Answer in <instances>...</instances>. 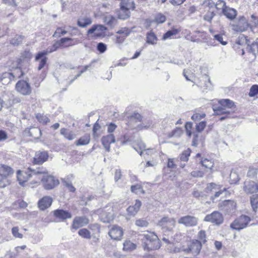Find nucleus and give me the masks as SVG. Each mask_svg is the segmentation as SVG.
<instances>
[{
	"mask_svg": "<svg viewBox=\"0 0 258 258\" xmlns=\"http://www.w3.org/2000/svg\"><path fill=\"white\" fill-rule=\"evenodd\" d=\"M141 237L142 245L145 250L149 251L160 247V241L155 233L147 231Z\"/></svg>",
	"mask_w": 258,
	"mask_h": 258,
	"instance_id": "f257e3e1",
	"label": "nucleus"
},
{
	"mask_svg": "<svg viewBox=\"0 0 258 258\" xmlns=\"http://www.w3.org/2000/svg\"><path fill=\"white\" fill-rule=\"evenodd\" d=\"M128 121L127 123L128 127L133 130L141 131L144 129H148L152 125V121L148 120L147 122L142 121V116L138 113H134L128 118Z\"/></svg>",
	"mask_w": 258,
	"mask_h": 258,
	"instance_id": "f03ea898",
	"label": "nucleus"
},
{
	"mask_svg": "<svg viewBox=\"0 0 258 258\" xmlns=\"http://www.w3.org/2000/svg\"><path fill=\"white\" fill-rule=\"evenodd\" d=\"M29 170L31 173L27 172L18 171L17 172V179L19 181V184L24 186V183L26 182L28 179L33 175L37 174H45L47 173V170L43 167H39L36 169L29 168Z\"/></svg>",
	"mask_w": 258,
	"mask_h": 258,
	"instance_id": "7ed1b4c3",
	"label": "nucleus"
},
{
	"mask_svg": "<svg viewBox=\"0 0 258 258\" xmlns=\"http://www.w3.org/2000/svg\"><path fill=\"white\" fill-rule=\"evenodd\" d=\"M72 40H73L72 38L68 37L61 38L59 40L56 41L52 46L48 47L46 50L38 52L36 55L35 60H38L43 56L56 51L58 48L62 46L66 42L71 41Z\"/></svg>",
	"mask_w": 258,
	"mask_h": 258,
	"instance_id": "20e7f679",
	"label": "nucleus"
},
{
	"mask_svg": "<svg viewBox=\"0 0 258 258\" xmlns=\"http://www.w3.org/2000/svg\"><path fill=\"white\" fill-rule=\"evenodd\" d=\"M23 72L20 68H16L13 73L5 72L0 74V83L3 85L10 83L12 80L21 77Z\"/></svg>",
	"mask_w": 258,
	"mask_h": 258,
	"instance_id": "39448f33",
	"label": "nucleus"
},
{
	"mask_svg": "<svg viewBox=\"0 0 258 258\" xmlns=\"http://www.w3.org/2000/svg\"><path fill=\"white\" fill-rule=\"evenodd\" d=\"M219 103L220 104V106L213 108L215 113L217 114H229L230 111L227 110L226 109L232 108L234 106V102L228 99H221L219 101Z\"/></svg>",
	"mask_w": 258,
	"mask_h": 258,
	"instance_id": "423d86ee",
	"label": "nucleus"
},
{
	"mask_svg": "<svg viewBox=\"0 0 258 258\" xmlns=\"http://www.w3.org/2000/svg\"><path fill=\"white\" fill-rule=\"evenodd\" d=\"M250 221V218L248 216L241 215L230 224V227L239 231L246 228Z\"/></svg>",
	"mask_w": 258,
	"mask_h": 258,
	"instance_id": "0eeeda50",
	"label": "nucleus"
},
{
	"mask_svg": "<svg viewBox=\"0 0 258 258\" xmlns=\"http://www.w3.org/2000/svg\"><path fill=\"white\" fill-rule=\"evenodd\" d=\"M43 186L45 189L50 190L53 189L59 184L57 179L51 175H44L41 180Z\"/></svg>",
	"mask_w": 258,
	"mask_h": 258,
	"instance_id": "6e6552de",
	"label": "nucleus"
},
{
	"mask_svg": "<svg viewBox=\"0 0 258 258\" xmlns=\"http://www.w3.org/2000/svg\"><path fill=\"white\" fill-rule=\"evenodd\" d=\"M204 220L214 224L219 225L223 223L224 218L222 214L218 211H214L205 216Z\"/></svg>",
	"mask_w": 258,
	"mask_h": 258,
	"instance_id": "1a4fd4ad",
	"label": "nucleus"
},
{
	"mask_svg": "<svg viewBox=\"0 0 258 258\" xmlns=\"http://www.w3.org/2000/svg\"><path fill=\"white\" fill-rule=\"evenodd\" d=\"M97 213L99 215L100 220L104 223H109L113 219V213L111 207L98 210Z\"/></svg>",
	"mask_w": 258,
	"mask_h": 258,
	"instance_id": "9d476101",
	"label": "nucleus"
},
{
	"mask_svg": "<svg viewBox=\"0 0 258 258\" xmlns=\"http://www.w3.org/2000/svg\"><path fill=\"white\" fill-rule=\"evenodd\" d=\"M178 222L180 224H183L186 227H193L198 224V219L196 217L187 215L180 218Z\"/></svg>",
	"mask_w": 258,
	"mask_h": 258,
	"instance_id": "9b49d317",
	"label": "nucleus"
},
{
	"mask_svg": "<svg viewBox=\"0 0 258 258\" xmlns=\"http://www.w3.org/2000/svg\"><path fill=\"white\" fill-rule=\"evenodd\" d=\"M175 221L173 218L164 217L158 221L157 225L163 229L171 230L175 226Z\"/></svg>",
	"mask_w": 258,
	"mask_h": 258,
	"instance_id": "f8f14e48",
	"label": "nucleus"
},
{
	"mask_svg": "<svg viewBox=\"0 0 258 258\" xmlns=\"http://www.w3.org/2000/svg\"><path fill=\"white\" fill-rule=\"evenodd\" d=\"M249 26V24L244 17L239 18L237 23L231 24L232 30L236 32H243L246 31Z\"/></svg>",
	"mask_w": 258,
	"mask_h": 258,
	"instance_id": "ddd939ff",
	"label": "nucleus"
},
{
	"mask_svg": "<svg viewBox=\"0 0 258 258\" xmlns=\"http://www.w3.org/2000/svg\"><path fill=\"white\" fill-rule=\"evenodd\" d=\"M17 91L23 95H28L31 92L30 84L25 81H19L16 85Z\"/></svg>",
	"mask_w": 258,
	"mask_h": 258,
	"instance_id": "4468645a",
	"label": "nucleus"
},
{
	"mask_svg": "<svg viewBox=\"0 0 258 258\" xmlns=\"http://www.w3.org/2000/svg\"><path fill=\"white\" fill-rule=\"evenodd\" d=\"M243 190L247 194H252L258 191V183L251 180H246L244 183Z\"/></svg>",
	"mask_w": 258,
	"mask_h": 258,
	"instance_id": "2eb2a0df",
	"label": "nucleus"
},
{
	"mask_svg": "<svg viewBox=\"0 0 258 258\" xmlns=\"http://www.w3.org/2000/svg\"><path fill=\"white\" fill-rule=\"evenodd\" d=\"M108 234L112 239L120 240L123 235V230L122 228L118 226L113 225Z\"/></svg>",
	"mask_w": 258,
	"mask_h": 258,
	"instance_id": "dca6fc26",
	"label": "nucleus"
},
{
	"mask_svg": "<svg viewBox=\"0 0 258 258\" xmlns=\"http://www.w3.org/2000/svg\"><path fill=\"white\" fill-rule=\"evenodd\" d=\"M202 244L201 242H200L198 240H193L190 245L188 246L187 249L185 250L187 252H191L193 254H198L202 248Z\"/></svg>",
	"mask_w": 258,
	"mask_h": 258,
	"instance_id": "f3484780",
	"label": "nucleus"
},
{
	"mask_svg": "<svg viewBox=\"0 0 258 258\" xmlns=\"http://www.w3.org/2000/svg\"><path fill=\"white\" fill-rule=\"evenodd\" d=\"M88 223L89 220L86 217H76L73 220L72 227L73 229H77L84 225H87Z\"/></svg>",
	"mask_w": 258,
	"mask_h": 258,
	"instance_id": "a211bd4d",
	"label": "nucleus"
},
{
	"mask_svg": "<svg viewBox=\"0 0 258 258\" xmlns=\"http://www.w3.org/2000/svg\"><path fill=\"white\" fill-rule=\"evenodd\" d=\"M52 201V199L51 197L45 196L38 201V208L41 210H44L51 205Z\"/></svg>",
	"mask_w": 258,
	"mask_h": 258,
	"instance_id": "6ab92c4d",
	"label": "nucleus"
},
{
	"mask_svg": "<svg viewBox=\"0 0 258 258\" xmlns=\"http://www.w3.org/2000/svg\"><path fill=\"white\" fill-rule=\"evenodd\" d=\"M115 142V139L113 135L109 134L107 136H103L101 139V142L107 152L110 151V145Z\"/></svg>",
	"mask_w": 258,
	"mask_h": 258,
	"instance_id": "aec40b11",
	"label": "nucleus"
},
{
	"mask_svg": "<svg viewBox=\"0 0 258 258\" xmlns=\"http://www.w3.org/2000/svg\"><path fill=\"white\" fill-rule=\"evenodd\" d=\"M48 157L46 151H38L34 158V163L36 164H41L46 161Z\"/></svg>",
	"mask_w": 258,
	"mask_h": 258,
	"instance_id": "412c9836",
	"label": "nucleus"
},
{
	"mask_svg": "<svg viewBox=\"0 0 258 258\" xmlns=\"http://www.w3.org/2000/svg\"><path fill=\"white\" fill-rule=\"evenodd\" d=\"M25 135L34 138L35 139H38L41 136V131L38 127H32L27 128L24 131Z\"/></svg>",
	"mask_w": 258,
	"mask_h": 258,
	"instance_id": "4be33fe9",
	"label": "nucleus"
},
{
	"mask_svg": "<svg viewBox=\"0 0 258 258\" xmlns=\"http://www.w3.org/2000/svg\"><path fill=\"white\" fill-rule=\"evenodd\" d=\"M54 216L62 220L72 218V215L69 212L62 209H57L53 211Z\"/></svg>",
	"mask_w": 258,
	"mask_h": 258,
	"instance_id": "5701e85b",
	"label": "nucleus"
},
{
	"mask_svg": "<svg viewBox=\"0 0 258 258\" xmlns=\"http://www.w3.org/2000/svg\"><path fill=\"white\" fill-rule=\"evenodd\" d=\"M106 29V27L102 25H94L88 30L87 33L88 34H92L95 32L97 36H100L101 33L104 32Z\"/></svg>",
	"mask_w": 258,
	"mask_h": 258,
	"instance_id": "b1692460",
	"label": "nucleus"
},
{
	"mask_svg": "<svg viewBox=\"0 0 258 258\" xmlns=\"http://www.w3.org/2000/svg\"><path fill=\"white\" fill-rule=\"evenodd\" d=\"M14 173V170L9 166L5 164H0V176L7 177L11 175Z\"/></svg>",
	"mask_w": 258,
	"mask_h": 258,
	"instance_id": "393cba45",
	"label": "nucleus"
},
{
	"mask_svg": "<svg viewBox=\"0 0 258 258\" xmlns=\"http://www.w3.org/2000/svg\"><path fill=\"white\" fill-rule=\"evenodd\" d=\"M142 205V203L140 201L137 200L135 204L133 206L128 207L126 210L128 215L131 216H135L139 211L140 207Z\"/></svg>",
	"mask_w": 258,
	"mask_h": 258,
	"instance_id": "a878e982",
	"label": "nucleus"
},
{
	"mask_svg": "<svg viewBox=\"0 0 258 258\" xmlns=\"http://www.w3.org/2000/svg\"><path fill=\"white\" fill-rule=\"evenodd\" d=\"M60 134L65 139L69 141L73 140L77 136L74 132L66 128H61L60 130Z\"/></svg>",
	"mask_w": 258,
	"mask_h": 258,
	"instance_id": "bb28decb",
	"label": "nucleus"
},
{
	"mask_svg": "<svg viewBox=\"0 0 258 258\" xmlns=\"http://www.w3.org/2000/svg\"><path fill=\"white\" fill-rule=\"evenodd\" d=\"M222 14L226 16V17L229 20H232L234 19L237 16V11L235 9L227 6Z\"/></svg>",
	"mask_w": 258,
	"mask_h": 258,
	"instance_id": "cd10ccee",
	"label": "nucleus"
},
{
	"mask_svg": "<svg viewBox=\"0 0 258 258\" xmlns=\"http://www.w3.org/2000/svg\"><path fill=\"white\" fill-rule=\"evenodd\" d=\"M90 142V136L89 134H85L81 137L75 142V144L77 146L87 145Z\"/></svg>",
	"mask_w": 258,
	"mask_h": 258,
	"instance_id": "c85d7f7f",
	"label": "nucleus"
},
{
	"mask_svg": "<svg viewBox=\"0 0 258 258\" xmlns=\"http://www.w3.org/2000/svg\"><path fill=\"white\" fill-rule=\"evenodd\" d=\"M92 22V19L89 17H84L78 19L77 24L79 26L84 28L90 25Z\"/></svg>",
	"mask_w": 258,
	"mask_h": 258,
	"instance_id": "c756f323",
	"label": "nucleus"
},
{
	"mask_svg": "<svg viewBox=\"0 0 258 258\" xmlns=\"http://www.w3.org/2000/svg\"><path fill=\"white\" fill-rule=\"evenodd\" d=\"M157 37L155 33L151 31L147 34L146 42L149 44L154 45L157 43Z\"/></svg>",
	"mask_w": 258,
	"mask_h": 258,
	"instance_id": "7c9ffc66",
	"label": "nucleus"
},
{
	"mask_svg": "<svg viewBox=\"0 0 258 258\" xmlns=\"http://www.w3.org/2000/svg\"><path fill=\"white\" fill-rule=\"evenodd\" d=\"M130 16V10L125 8H122V7L120 6V9L118 13V18L121 20H125L128 18Z\"/></svg>",
	"mask_w": 258,
	"mask_h": 258,
	"instance_id": "2f4dec72",
	"label": "nucleus"
},
{
	"mask_svg": "<svg viewBox=\"0 0 258 258\" xmlns=\"http://www.w3.org/2000/svg\"><path fill=\"white\" fill-rule=\"evenodd\" d=\"M134 148L140 155H142L143 151L148 152L150 151L149 149H146V145L142 141L138 142V143L134 146ZM146 154L149 153L148 152H146Z\"/></svg>",
	"mask_w": 258,
	"mask_h": 258,
	"instance_id": "473e14b6",
	"label": "nucleus"
},
{
	"mask_svg": "<svg viewBox=\"0 0 258 258\" xmlns=\"http://www.w3.org/2000/svg\"><path fill=\"white\" fill-rule=\"evenodd\" d=\"M235 43L243 48L245 45H248V40L246 37L243 34H241L239 36Z\"/></svg>",
	"mask_w": 258,
	"mask_h": 258,
	"instance_id": "72a5a7b5",
	"label": "nucleus"
},
{
	"mask_svg": "<svg viewBox=\"0 0 258 258\" xmlns=\"http://www.w3.org/2000/svg\"><path fill=\"white\" fill-rule=\"evenodd\" d=\"M120 6L122 8H125L128 10L134 9L135 8V4L131 0H123L120 3Z\"/></svg>",
	"mask_w": 258,
	"mask_h": 258,
	"instance_id": "f704fd0d",
	"label": "nucleus"
},
{
	"mask_svg": "<svg viewBox=\"0 0 258 258\" xmlns=\"http://www.w3.org/2000/svg\"><path fill=\"white\" fill-rule=\"evenodd\" d=\"M24 38V36L22 35H16L10 40V43L13 45H18L22 42Z\"/></svg>",
	"mask_w": 258,
	"mask_h": 258,
	"instance_id": "c9c22d12",
	"label": "nucleus"
},
{
	"mask_svg": "<svg viewBox=\"0 0 258 258\" xmlns=\"http://www.w3.org/2000/svg\"><path fill=\"white\" fill-rule=\"evenodd\" d=\"M215 8L218 11H221V14L223 12L227 6L224 1L218 0L215 4Z\"/></svg>",
	"mask_w": 258,
	"mask_h": 258,
	"instance_id": "e433bc0d",
	"label": "nucleus"
},
{
	"mask_svg": "<svg viewBox=\"0 0 258 258\" xmlns=\"http://www.w3.org/2000/svg\"><path fill=\"white\" fill-rule=\"evenodd\" d=\"M248 47L249 49V52L251 53L254 57H256L257 54H258V42H253L251 45L248 44Z\"/></svg>",
	"mask_w": 258,
	"mask_h": 258,
	"instance_id": "4c0bfd02",
	"label": "nucleus"
},
{
	"mask_svg": "<svg viewBox=\"0 0 258 258\" xmlns=\"http://www.w3.org/2000/svg\"><path fill=\"white\" fill-rule=\"evenodd\" d=\"M179 32V30L177 29H172L167 31L163 36L162 40H165L169 39L173 35H175Z\"/></svg>",
	"mask_w": 258,
	"mask_h": 258,
	"instance_id": "58836bf2",
	"label": "nucleus"
},
{
	"mask_svg": "<svg viewBox=\"0 0 258 258\" xmlns=\"http://www.w3.org/2000/svg\"><path fill=\"white\" fill-rule=\"evenodd\" d=\"M36 118L37 120L42 124H46L49 122L50 120L46 115L43 114L37 113L36 114Z\"/></svg>",
	"mask_w": 258,
	"mask_h": 258,
	"instance_id": "ea45409f",
	"label": "nucleus"
},
{
	"mask_svg": "<svg viewBox=\"0 0 258 258\" xmlns=\"http://www.w3.org/2000/svg\"><path fill=\"white\" fill-rule=\"evenodd\" d=\"M78 234L80 236L86 239H90L91 237L90 232L86 228H82L79 230Z\"/></svg>",
	"mask_w": 258,
	"mask_h": 258,
	"instance_id": "a19ab883",
	"label": "nucleus"
},
{
	"mask_svg": "<svg viewBox=\"0 0 258 258\" xmlns=\"http://www.w3.org/2000/svg\"><path fill=\"white\" fill-rule=\"evenodd\" d=\"M136 247V246L134 243L130 241H128L124 243L123 249L125 251L132 250L135 249Z\"/></svg>",
	"mask_w": 258,
	"mask_h": 258,
	"instance_id": "79ce46f5",
	"label": "nucleus"
},
{
	"mask_svg": "<svg viewBox=\"0 0 258 258\" xmlns=\"http://www.w3.org/2000/svg\"><path fill=\"white\" fill-rule=\"evenodd\" d=\"M190 152L191 151L189 148L184 151L180 155V160L184 162H187L188 160V158L190 155Z\"/></svg>",
	"mask_w": 258,
	"mask_h": 258,
	"instance_id": "37998d69",
	"label": "nucleus"
},
{
	"mask_svg": "<svg viewBox=\"0 0 258 258\" xmlns=\"http://www.w3.org/2000/svg\"><path fill=\"white\" fill-rule=\"evenodd\" d=\"M166 19V17L163 14L158 13L155 16L154 21L157 24H161L165 22Z\"/></svg>",
	"mask_w": 258,
	"mask_h": 258,
	"instance_id": "c03bdc74",
	"label": "nucleus"
},
{
	"mask_svg": "<svg viewBox=\"0 0 258 258\" xmlns=\"http://www.w3.org/2000/svg\"><path fill=\"white\" fill-rule=\"evenodd\" d=\"M131 188V191L136 194H139L140 193L144 194V190L142 186L140 184L132 185Z\"/></svg>",
	"mask_w": 258,
	"mask_h": 258,
	"instance_id": "a18cd8bd",
	"label": "nucleus"
},
{
	"mask_svg": "<svg viewBox=\"0 0 258 258\" xmlns=\"http://www.w3.org/2000/svg\"><path fill=\"white\" fill-rule=\"evenodd\" d=\"M132 30L126 27H123L118 30L116 33L122 35L123 37L128 36L131 33Z\"/></svg>",
	"mask_w": 258,
	"mask_h": 258,
	"instance_id": "49530a36",
	"label": "nucleus"
},
{
	"mask_svg": "<svg viewBox=\"0 0 258 258\" xmlns=\"http://www.w3.org/2000/svg\"><path fill=\"white\" fill-rule=\"evenodd\" d=\"M202 165L206 168L211 169L214 166V163L212 160L205 159L201 161Z\"/></svg>",
	"mask_w": 258,
	"mask_h": 258,
	"instance_id": "de8ad7c7",
	"label": "nucleus"
},
{
	"mask_svg": "<svg viewBox=\"0 0 258 258\" xmlns=\"http://www.w3.org/2000/svg\"><path fill=\"white\" fill-rule=\"evenodd\" d=\"M182 134V131L180 128H176L172 131L168 135L170 138L179 137Z\"/></svg>",
	"mask_w": 258,
	"mask_h": 258,
	"instance_id": "09e8293b",
	"label": "nucleus"
},
{
	"mask_svg": "<svg viewBox=\"0 0 258 258\" xmlns=\"http://www.w3.org/2000/svg\"><path fill=\"white\" fill-rule=\"evenodd\" d=\"M135 224L137 226L141 227H146L148 226L149 223L148 222L144 219H139L135 222Z\"/></svg>",
	"mask_w": 258,
	"mask_h": 258,
	"instance_id": "8fccbe9b",
	"label": "nucleus"
},
{
	"mask_svg": "<svg viewBox=\"0 0 258 258\" xmlns=\"http://www.w3.org/2000/svg\"><path fill=\"white\" fill-rule=\"evenodd\" d=\"M230 180L231 181V183H236L239 180V177L238 175L235 171H232L230 176H229Z\"/></svg>",
	"mask_w": 258,
	"mask_h": 258,
	"instance_id": "3c124183",
	"label": "nucleus"
},
{
	"mask_svg": "<svg viewBox=\"0 0 258 258\" xmlns=\"http://www.w3.org/2000/svg\"><path fill=\"white\" fill-rule=\"evenodd\" d=\"M219 188V186L218 185H217L214 183H210L207 185V186L206 188V190L207 192H209V191L214 192L215 190L218 189Z\"/></svg>",
	"mask_w": 258,
	"mask_h": 258,
	"instance_id": "603ef678",
	"label": "nucleus"
},
{
	"mask_svg": "<svg viewBox=\"0 0 258 258\" xmlns=\"http://www.w3.org/2000/svg\"><path fill=\"white\" fill-rule=\"evenodd\" d=\"M198 237L200 240L199 241L201 242L202 244V243H205L206 242V235L205 231H200L198 234Z\"/></svg>",
	"mask_w": 258,
	"mask_h": 258,
	"instance_id": "864d4df0",
	"label": "nucleus"
},
{
	"mask_svg": "<svg viewBox=\"0 0 258 258\" xmlns=\"http://www.w3.org/2000/svg\"><path fill=\"white\" fill-rule=\"evenodd\" d=\"M257 94H258V85H253L250 89L248 95L250 97H254Z\"/></svg>",
	"mask_w": 258,
	"mask_h": 258,
	"instance_id": "5fc2aeb1",
	"label": "nucleus"
},
{
	"mask_svg": "<svg viewBox=\"0 0 258 258\" xmlns=\"http://www.w3.org/2000/svg\"><path fill=\"white\" fill-rule=\"evenodd\" d=\"M97 61L96 60H93L91 61V62L89 64V65H87L86 66L84 67V68H83V69L82 70H81L80 71V72L75 76V77L74 78V79H73L72 81H71V83H72L75 79H77L79 77H80L84 72H85V71H86L89 68H90L91 66H92V64H93V63L94 62H96Z\"/></svg>",
	"mask_w": 258,
	"mask_h": 258,
	"instance_id": "6e6d98bb",
	"label": "nucleus"
},
{
	"mask_svg": "<svg viewBox=\"0 0 258 258\" xmlns=\"http://www.w3.org/2000/svg\"><path fill=\"white\" fill-rule=\"evenodd\" d=\"M19 229L18 227H14L12 229V233L13 235L15 238H22L23 237V234L19 233Z\"/></svg>",
	"mask_w": 258,
	"mask_h": 258,
	"instance_id": "4d7b16f0",
	"label": "nucleus"
},
{
	"mask_svg": "<svg viewBox=\"0 0 258 258\" xmlns=\"http://www.w3.org/2000/svg\"><path fill=\"white\" fill-rule=\"evenodd\" d=\"M67 31L66 30H63L60 27H58L56 29V31H55L53 35V37H59L61 35H63L66 34H67Z\"/></svg>",
	"mask_w": 258,
	"mask_h": 258,
	"instance_id": "13d9d810",
	"label": "nucleus"
},
{
	"mask_svg": "<svg viewBox=\"0 0 258 258\" xmlns=\"http://www.w3.org/2000/svg\"><path fill=\"white\" fill-rule=\"evenodd\" d=\"M97 49L100 53H103L106 50L107 45L102 42H99L97 45Z\"/></svg>",
	"mask_w": 258,
	"mask_h": 258,
	"instance_id": "bf43d9fd",
	"label": "nucleus"
},
{
	"mask_svg": "<svg viewBox=\"0 0 258 258\" xmlns=\"http://www.w3.org/2000/svg\"><path fill=\"white\" fill-rule=\"evenodd\" d=\"M206 126V122L204 121H201L197 124L196 127V131L198 132H201L204 130Z\"/></svg>",
	"mask_w": 258,
	"mask_h": 258,
	"instance_id": "052dcab7",
	"label": "nucleus"
},
{
	"mask_svg": "<svg viewBox=\"0 0 258 258\" xmlns=\"http://www.w3.org/2000/svg\"><path fill=\"white\" fill-rule=\"evenodd\" d=\"M38 61H39L38 70H40L45 65L47 61V58L45 57V56H43V57H41Z\"/></svg>",
	"mask_w": 258,
	"mask_h": 258,
	"instance_id": "680f3d73",
	"label": "nucleus"
},
{
	"mask_svg": "<svg viewBox=\"0 0 258 258\" xmlns=\"http://www.w3.org/2000/svg\"><path fill=\"white\" fill-rule=\"evenodd\" d=\"M215 16V14L214 12H208L204 16V20L208 22H211Z\"/></svg>",
	"mask_w": 258,
	"mask_h": 258,
	"instance_id": "e2e57ef3",
	"label": "nucleus"
},
{
	"mask_svg": "<svg viewBox=\"0 0 258 258\" xmlns=\"http://www.w3.org/2000/svg\"><path fill=\"white\" fill-rule=\"evenodd\" d=\"M257 174V169L254 168H249L247 172V176L254 178Z\"/></svg>",
	"mask_w": 258,
	"mask_h": 258,
	"instance_id": "0e129e2a",
	"label": "nucleus"
},
{
	"mask_svg": "<svg viewBox=\"0 0 258 258\" xmlns=\"http://www.w3.org/2000/svg\"><path fill=\"white\" fill-rule=\"evenodd\" d=\"M115 18L111 16H106L104 18V22L108 25L111 26L113 24Z\"/></svg>",
	"mask_w": 258,
	"mask_h": 258,
	"instance_id": "69168bd1",
	"label": "nucleus"
},
{
	"mask_svg": "<svg viewBox=\"0 0 258 258\" xmlns=\"http://www.w3.org/2000/svg\"><path fill=\"white\" fill-rule=\"evenodd\" d=\"M214 39L219 42L223 45H225L227 44V42L226 41L223 40V36L221 34H216L214 36Z\"/></svg>",
	"mask_w": 258,
	"mask_h": 258,
	"instance_id": "338daca9",
	"label": "nucleus"
},
{
	"mask_svg": "<svg viewBox=\"0 0 258 258\" xmlns=\"http://www.w3.org/2000/svg\"><path fill=\"white\" fill-rule=\"evenodd\" d=\"M117 126L116 124L113 123H110L107 125V132L110 134H111L112 133H113L115 130Z\"/></svg>",
	"mask_w": 258,
	"mask_h": 258,
	"instance_id": "774afa93",
	"label": "nucleus"
}]
</instances>
